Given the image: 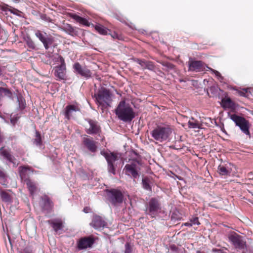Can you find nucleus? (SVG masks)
<instances>
[{
  "label": "nucleus",
  "instance_id": "nucleus-1",
  "mask_svg": "<svg viewBox=\"0 0 253 253\" xmlns=\"http://www.w3.org/2000/svg\"><path fill=\"white\" fill-rule=\"evenodd\" d=\"M115 112L118 119L125 122H130L135 117V112L133 108L125 100L119 102Z\"/></svg>",
  "mask_w": 253,
  "mask_h": 253
},
{
  "label": "nucleus",
  "instance_id": "nucleus-2",
  "mask_svg": "<svg viewBox=\"0 0 253 253\" xmlns=\"http://www.w3.org/2000/svg\"><path fill=\"white\" fill-rule=\"evenodd\" d=\"M171 133L172 129L168 126H159L150 132L152 137L160 143L167 140Z\"/></svg>",
  "mask_w": 253,
  "mask_h": 253
},
{
  "label": "nucleus",
  "instance_id": "nucleus-3",
  "mask_svg": "<svg viewBox=\"0 0 253 253\" xmlns=\"http://www.w3.org/2000/svg\"><path fill=\"white\" fill-rule=\"evenodd\" d=\"M228 117L235 123L236 126H238L241 130L245 134L250 136L249 129L250 124L249 121L245 118L238 116L235 114L228 113Z\"/></svg>",
  "mask_w": 253,
  "mask_h": 253
},
{
  "label": "nucleus",
  "instance_id": "nucleus-4",
  "mask_svg": "<svg viewBox=\"0 0 253 253\" xmlns=\"http://www.w3.org/2000/svg\"><path fill=\"white\" fill-rule=\"evenodd\" d=\"M70 17L76 20V22L83 25L86 26H89L90 25H91L94 28L95 30L101 35H106L108 34V31H109V29L100 24L96 25H94L93 24H90L86 19L76 14L71 13L70 14Z\"/></svg>",
  "mask_w": 253,
  "mask_h": 253
},
{
  "label": "nucleus",
  "instance_id": "nucleus-5",
  "mask_svg": "<svg viewBox=\"0 0 253 253\" xmlns=\"http://www.w3.org/2000/svg\"><path fill=\"white\" fill-rule=\"evenodd\" d=\"M228 239L235 248L245 253L247 250L246 243L243 237L235 232H232L228 236Z\"/></svg>",
  "mask_w": 253,
  "mask_h": 253
},
{
  "label": "nucleus",
  "instance_id": "nucleus-6",
  "mask_svg": "<svg viewBox=\"0 0 253 253\" xmlns=\"http://www.w3.org/2000/svg\"><path fill=\"white\" fill-rule=\"evenodd\" d=\"M95 101L100 105H109L111 101V94L109 91L104 87H101L97 93L94 95Z\"/></svg>",
  "mask_w": 253,
  "mask_h": 253
},
{
  "label": "nucleus",
  "instance_id": "nucleus-7",
  "mask_svg": "<svg viewBox=\"0 0 253 253\" xmlns=\"http://www.w3.org/2000/svg\"><path fill=\"white\" fill-rule=\"evenodd\" d=\"M101 154L105 158L107 162L108 172L115 175L116 170L114 165L115 162L119 159L118 155L114 153H108L104 151H101Z\"/></svg>",
  "mask_w": 253,
  "mask_h": 253
},
{
  "label": "nucleus",
  "instance_id": "nucleus-8",
  "mask_svg": "<svg viewBox=\"0 0 253 253\" xmlns=\"http://www.w3.org/2000/svg\"><path fill=\"white\" fill-rule=\"evenodd\" d=\"M108 200L114 206L121 204L123 202V195L121 191L111 189L107 191Z\"/></svg>",
  "mask_w": 253,
  "mask_h": 253
},
{
  "label": "nucleus",
  "instance_id": "nucleus-9",
  "mask_svg": "<svg viewBox=\"0 0 253 253\" xmlns=\"http://www.w3.org/2000/svg\"><path fill=\"white\" fill-rule=\"evenodd\" d=\"M188 67V71L196 72L208 71V69H210L202 61L193 60L189 61Z\"/></svg>",
  "mask_w": 253,
  "mask_h": 253
},
{
  "label": "nucleus",
  "instance_id": "nucleus-10",
  "mask_svg": "<svg viewBox=\"0 0 253 253\" xmlns=\"http://www.w3.org/2000/svg\"><path fill=\"white\" fill-rule=\"evenodd\" d=\"M139 164L138 161H133L130 164H126L124 168L126 174L131 175L134 178H136L139 176V168L138 166Z\"/></svg>",
  "mask_w": 253,
  "mask_h": 253
},
{
  "label": "nucleus",
  "instance_id": "nucleus-11",
  "mask_svg": "<svg viewBox=\"0 0 253 253\" xmlns=\"http://www.w3.org/2000/svg\"><path fill=\"white\" fill-rule=\"evenodd\" d=\"M61 65H56L54 67V75L58 80L66 79V68L64 60H60Z\"/></svg>",
  "mask_w": 253,
  "mask_h": 253
},
{
  "label": "nucleus",
  "instance_id": "nucleus-12",
  "mask_svg": "<svg viewBox=\"0 0 253 253\" xmlns=\"http://www.w3.org/2000/svg\"><path fill=\"white\" fill-rule=\"evenodd\" d=\"M86 121L88 126L85 127V131L88 134H98L101 132V128L97 122L91 119H87Z\"/></svg>",
  "mask_w": 253,
  "mask_h": 253
},
{
  "label": "nucleus",
  "instance_id": "nucleus-13",
  "mask_svg": "<svg viewBox=\"0 0 253 253\" xmlns=\"http://www.w3.org/2000/svg\"><path fill=\"white\" fill-rule=\"evenodd\" d=\"M73 68L74 73L83 77L88 79L91 77L92 73L90 70L86 67H82L79 62L75 63Z\"/></svg>",
  "mask_w": 253,
  "mask_h": 253
},
{
  "label": "nucleus",
  "instance_id": "nucleus-14",
  "mask_svg": "<svg viewBox=\"0 0 253 253\" xmlns=\"http://www.w3.org/2000/svg\"><path fill=\"white\" fill-rule=\"evenodd\" d=\"M160 210V205L158 201L154 198H152L148 203V207L146 209L147 214L152 217H155Z\"/></svg>",
  "mask_w": 253,
  "mask_h": 253
},
{
  "label": "nucleus",
  "instance_id": "nucleus-15",
  "mask_svg": "<svg viewBox=\"0 0 253 253\" xmlns=\"http://www.w3.org/2000/svg\"><path fill=\"white\" fill-rule=\"evenodd\" d=\"M93 243L94 240L90 237L82 238L78 242V248L79 250H81L90 248Z\"/></svg>",
  "mask_w": 253,
  "mask_h": 253
},
{
  "label": "nucleus",
  "instance_id": "nucleus-16",
  "mask_svg": "<svg viewBox=\"0 0 253 253\" xmlns=\"http://www.w3.org/2000/svg\"><path fill=\"white\" fill-rule=\"evenodd\" d=\"M90 225L95 229H100L106 226V223L101 216L95 215Z\"/></svg>",
  "mask_w": 253,
  "mask_h": 253
},
{
  "label": "nucleus",
  "instance_id": "nucleus-17",
  "mask_svg": "<svg viewBox=\"0 0 253 253\" xmlns=\"http://www.w3.org/2000/svg\"><path fill=\"white\" fill-rule=\"evenodd\" d=\"M48 223L51 225L54 231L57 233L59 234L60 231L63 228V222L60 219L56 218L50 221L48 220Z\"/></svg>",
  "mask_w": 253,
  "mask_h": 253
},
{
  "label": "nucleus",
  "instance_id": "nucleus-18",
  "mask_svg": "<svg viewBox=\"0 0 253 253\" xmlns=\"http://www.w3.org/2000/svg\"><path fill=\"white\" fill-rule=\"evenodd\" d=\"M83 143L87 149L91 152H95L97 149L95 142L92 138L84 137L83 138Z\"/></svg>",
  "mask_w": 253,
  "mask_h": 253
},
{
  "label": "nucleus",
  "instance_id": "nucleus-19",
  "mask_svg": "<svg viewBox=\"0 0 253 253\" xmlns=\"http://www.w3.org/2000/svg\"><path fill=\"white\" fill-rule=\"evenodd\" d=\"M79 108L74 105H69L67 106L65 108V116L66 118H67L68 120L70 119L74 113L77 111H79Z\"/></svg>",
  "mask_w": 253,
  "mask_h": 253
},
{
  "label": "nucleus",
  "instance_id": "nucleus-20",
  "mask_svg": "<svg viewBox=\"0 0 253 253\" xmlns=\"http://www.w3.org/2000/svg\"><path fill=\"white\" fill-rule=\"evenodd\" d=\"M0 155L10 163L15 164L14 162L15 160L14 157L10 154L9 150L5 149L4 147L0 148Z\"/></svg>",
  "mask_w": 253,
  "mask_h": 253
},
{
  "label": "nucleus",
  "instance_id": "nucleus-21",
  "mask_svg": "<svg viewBox=\"0 0 253 253\" xmlns=\"http://www.w3.org/2000/svg\"><path fill=\"white\" fill-rule=\"evenodd\" d=\"M0 199L7 204L12 203V197L10 194L5 190L0 189Z\"/></svg>",
  "mask_w": 253,
  "mask_h": 253
},
{
  "label": "nucleus",
  "instance_id": "nucleus-22",
  "mask_svg": "<svg viewBox=\"0 0 253 253\" xmlns=\"http://www.w3.org/2000/svg\"><path fill=\"white\" fill-rule=\"evenodd\" d=\"M26 183L31 195H33L37 190V186L36 183L29 178H26L24 180Z\"/></svg>",
  "mask_w": 253,
  "mask_h": 253
},
{
  "label": "nucleus",
  "instance_id": "nucleus-23",
  "mask_svg": "<svg viewBox=\"0 0 253 253\" xmlns=\"http://www.w3.org/2000/svg\"><path fill=\"white\" fill-rule=\"evenodd\" d=\"M62 29L65 32L72 36H76L78 34L76 29L69 24H64Z\"/></svg>",
  "mask_w": 253,
  "mask_h": 253
},
{
  "label": "nucleus",
  "instance_id": "nucleus-24",
  "mask_svg": "<svg viewBox=\"0 0 253 253\" xmlns=\"http://www.w3.org/2000/svg\"><path fill=\"white\" fill-rule=\"evenodd\" d=\"M35 35L37 38L43 43L45 49H47V41L46 38V33L40 30L36 31Z\"/></svg>",
  "mask_w": 253,
  "mask_h": 253
},
{
  "label": "nucleus",
  "instance_id": "nucleus-25",
  "mask_svg": "<svg viewBox=\"0 0 253 253\" xmlns=\"http://www.w3.org/2000/svg\"><path fill=\"white\" fill-rule=\"evenodd\" d=\"M39 205L42 211L46 214L47 211V196H44L42 197L39 202Z\"/></svg>",
  "mask_w": 253,
  "mask_h": 253
},
{
  "label": "nucleus",
  "instance_id": "nucleus-26",
  "mask_svg": "<svg viewBox=\"0 0 253 253\" xmlns=\"http://www.w3.org/2000/svg\"><path fill=\"white\" fill-rule=\"evenodd\" d=\"M52 61L50 62V64H51L52 65H58L60 66L61 65V63H60V60H64L63 58L60 56L58 54H54L51 57Z\"/></svg>",
  "mask_w": 253,
  "mask_h": 253
},
{
  "label": "nucleus",
  "instance_id": "nucleus-27",
  "mask_svg": "<svg viewBox=\"0 0 253 253\" xmlns=\"http://www.w3.org/2000/svg\"><path fill=\"white\" fill-rule=\"evenodd\" d=\"M34 145L42 148V146L41 134L38 131L36 130L35 138L32 140Z\"/></svg>",
  "mask_w": 253,
  "mask_h": 253
},
{
  "label": "nucleus",
  "instance_id": "nucleus-28",
  "mask_svg": "<svg viewBox=\"0 0 253 253\" xmlns=\"http://www.w3.org/2000/svg\"><path fill=\"white\" fill-rule=\"evenodd\" d=\"M234 105V103L229 98H224L222 100V106L223 108H233Z\"/></svg>",
  "mask_w": 253,
  "mask_h": 253
},
{
  "label": "nucleus",
  "instance_id": "nucleus-29",
  "mask_svg": "<svg viewBox=\"0 0 253 253\" xmlns=\"http://www.w3.org/2000/svg\"><path fill=\"white\" fill-rule=\"evenodd\" d=\"M218 171L220 175H227L230 174V170L223 165H219L218 167Z\"/></svg>",
  "mask_w": 253,
  "mask_h": 253
},
{
  "label": "nucleus",
  "instance_id": "nucleus-30",
  "mask_svg": "<svg viewBox=\"0 0 253 253\" xmlns=\"http://www.w3.org/2000/svg\"><path fill=\"white\" fill-rule=\"evenodd\" d=\"M188 126L189 128L192 129H201L202 128V124L199 121L194 122H188Z\"/></svg>",
  "mask_w": 253,
  "mask_h": 253
},
{
  "label": "nucleus",
  "instance_id": "nucleus-31",
  "mask_svg": "<svg viewBox=\"0 0 253 253\" xmlns=\"http://www.w3.org/2000/svg\"><path fill=\"white\" fill-rule=\"evenodd\" d=\"M248 90V88H244L242 90H237V92L241 96L249 97L250 94V92H249Z\"/></svg>",
  "mask_w": 253,
  "mask_h": 253
},
{
  "label": "nucleus",
  "instance_id": "nucleus-32",
  "mask_svg": "<svg viewBox=\"0 0 253 253\" xmlns=\"http://www.w3.org/2000/svg\"><path fill=\"white\" fill-rule=\"evenodd\" d=\"M18 107L21 110H23L26 106L25 100L22 97H18Z\"/></svg>",
  "mask_w": 253,
  "mask_h": 253
},
{
  "label": "nucleus",
  "instance_id": "nucleus-33",
  "mask_svg": "<svg viewBox=\"0 0 253 253\" xmlns=\"http://www.w3.org/2000/svg\"><path fill=\"white\" fill-rule=\"evenodd\" d=\"M20 170V175L22 179L25 178V175L28 170H30V168L28 167L22 166L19 167Z\"/></svg>",
  "mask_w": 253,
  "mask_h": 253
},
{
  "label": "nucleus",
  "instance_id": "nucleus-34",
  "mask_svg": "<svg viewBox=\"0 0 253 253\" xmlns=\"http://www.w3.org/2000/svg\"><path fill=\"white\" fill-rule=\"evenodd\" d=\"M135 61L141 66L143 70L146 69V66L148 61L136 59Z\"/></svg>",
  "mask_w": 253,
  "mask_h": 253
},
{
  "label": "nucleus",
  "instance_id": "nucleus-35",
  "mask_svg": "<svg viewBox=\"0 0 253 253\" xmlns=\"http://www.w3.org/2000/svg\"><path fill=\"white\" fill-rule=\"evenodd\" d=\"M142 185L144 189L148 191L151 190V187L149 184V182L148 179L144 178L142 179Z\"/></svg>",
  "mask_w": 253,
  "mask_h": 253
},
{
  "label": "nucleus",
  "instance_id": "nucleus-36",
  "mask_svg": "<svg viewBox=\"0 0 253 253\" xmlns=\"http://www.w3.org/2000/svg\"><path fill=\"white\" fill-rule=\"evenodd\" d=\"M160 64H161L164 67L166 68V70L168 71L169 70L173 69L174 68V66L173 64L168 62H158Z\"/></svg>",
  "mask_w": 253,
  "mask_h": 253
},
{
  "label": "nucleus",
  "instance_id": "nucleus-37",
  "mask_svg": "<svg viewBox=\"0 0 253 253\" xmlns=\"http://www.w3.org/2000/svg\"><path fill=\"white\" fill-rule=\"evenodd\" d=\"M211 70L213 73H214L215 76L219 81H221L223 80V78L222 77L221 75L219 72L210 68V69H208V70Z\"/></svg>",
  "mask_w": 253,
  "mask_h": 253
},
{
  "label": "nucleus",
  "instance_id": "nucleus-38",
  "mask_svg": "<svg viewBox=\"0 0 253 253\" xmlns=\"http://www.w3.org/2000/svg\"><path fill=\"white\" fill-rule=\"evenodd\" d=\"M146 69L152 71H155V66L152 61H148L146 66Z\"/></svg>",
  "mask_w": 253,
  "mask_h": 253
},
{
  "label": "nucleus",
  "instance_id": "nucleus-39",
  "mask_svg": "<svg viewBox=\"0 0 253 253\" xmlns=\"http://www.w3.org/2000/svg\"><path fill=\"white\" fill-rule=\"evenodd\" d=\"M190 221L192 225L200 224V222L199 221L198 218L197 217H193V218H191L190 220Z\"/></svg>",
  "mask_w": 253,
  "mask_h": 253
},
{
  "label": "nucleus",
  "instance_id": "nucleus-40",
  "mask_svg": "<svg viewBox=\"0 0 253 253\" xmlns=\"http://www.w3.org/2000/svg\"><path fill=\"white\" fill-rule=\"evenodd\" d=\"M27 46L31 49L35 48V44L34 42L30 39L27 41Z\"/></svg>",
  "mask_w": 253,
  "mask_h": 253
},
{
  "label": "nucleus",
  "instance_id": "nucleus-41",
  "mask_svg": "<svg viewBox=\"0 0 253 253\" xmlns=\"http://www.w3.org/2000/svg\"><path fill=\"white\" fill-rule=\"evenodd\" d=\"M132 250L130 245L128 243H126L125 245V253H131Z\"/></svg>",
  "mask_w": 253,
  "mask_h": 253
},
{
  "label": "nucleus",
  "instance_id": "nucleus-42",
  "mask_svg": "<svg viewBox=\"0 0 253 253\" xmlns=\"http://www.w3.org/2000/svg\"><path fill=\"white\" fill-rule=\"evenodd\" d=\"M19 119V117L15 116L11 117L10 119V122L13 125V126H15V124L17 123L18 120Z\"/></svg>",
  "mask_w": 253,
  "mask_h": 253
},
{
  "label": "nucleus",
  "instance_id": "nucleus-43",
  "mask_svg": "<svg viewBox=\"0 0 253 253\" xmlns=\"http://www.w3.org/2000/svg\"><path fill=\"white\" fill-rule=\"evenodd\" d=\"M2 93H3L5 95H7L9 97H10L12 95L11 92L6 88H4Z\"/></svg>",
  "mask_w": 253,
  "mask_h": 253
},
{
  "label": "nucleus",
  "instance_id": "nucleus-44",
  "mask_svg": "<svg viewBox=\"0 0 253 253\" xmlns=\"http://www.w3.org/2000/svg\"><path fill=\"white\" fill-rule=\"evenodd\" d=\"M212 252L213 253H224L221 250L216 249H213Z\"/></svg>",
  "mask_w": 253,
  "mask_h": 253
},
{
  "label": "nucleus",
  "instance_id": "nucleus-45",
  "mask_svg": "<svg viewBox=\"0 0 253 253\" xmlns=\"http://www.w3.org/2000/svg\"><path fill=\"white\" fill-rule=\"evenodd\" d=\"M48 210H49V209H51L53 207V204L52 202L50 201L49 198H48Z\"/></svg>",
  "mask_w": 253,
  "mask_h": 253
},
{
  "label": "nucleus",
  "instance_id": "nucleus-46",
  "mask_svg": "<svg viewBox=\"0 0 253 253\" xmlns=\"http://www.w3.org/2000/svg\"><path fill=\"white\" fill-rule=\"evenodd\" d=\"M9 11H10L12 13H13L14 14H17V12H19V11L15 8H13L12 9H9Z\"/></svg>",
  "mask_w": 253,
  "mask_h": 253
},
{
  "label": "nucleus",
  "instance_id": "nucleus-47",
  "mask_svg": "<svg viewBox=\"0 0 253 253\" xmlns=\"http://www.w3.org/2000/svg\"><path fill=\"white\" fill-rule=\"evenodd\" d=\"M111 36L114 39H119L118 34L116 33H115V32H114L111 35Z\"/></svg>",
  "mask_w": 253,
  "mask_h": 253
},
{
  "label": "nucleus",
  "instance_id": "nucleus-48",
  "mask_svg": "<svg viewBox=\"0 0 253 253\" xmlns=\"http://www.w3.org/2000/svg\"><path fill=\"white\" fill-rule=\"evenodd\" d=\"M4 138V137L3 135H2L1 131H0V143H1V142H3Z\"/></svg>",
  "mask_w": 253,
  "mask_h": 253
},
{
  "label": "nucleus",
  "instance_id": "nucleus-49",
  "mask_svg": "<svg viewBox=\"0 0 253 253\" xmlns=\"http://www.w3.org/2000/svg\"><path fill=\"white\" fill-rule=\"evenodd\" d=\"M198 121V120H196L195 118H194L193 117H191L189 120H188V122H197Z\"/></svg>",
  "mask_w": 253,
  "mask_h": 253
},
{
  "label": "nucleus",
  "instance_id": "nucleus-50",
  "mask_svg": "<svg viewBox=\"0 0 253 253\" xmlns=\"http://www.w3.org/2000/svg\"><path fill=\"white\" fill-rule=\"evenodd\" d=\"M184 225L186 226H192L191 224V223L190 222V221L189 222H185L184 223Z\"/></svg>",
  "mask_w": 253,
  "mask_h": 253
},
{
  "label": "nucleus",
  "instance_id": "nucleus-51",
  "mask_svg": "<svg viewBox=\"0 0 253 253\" xmlns=\"http://www.w3.org/2000/svg\"><path fill=\"white\" fill-rule=\"evenodd\" d=\"M4 176V173L1 170H0V178H3Z\"/></svg>",
  "mask_w": 253,
  "mask_h": 253
},
{
  "label": "nucleus",
  "instance_id": "nucleus-52",
  "mask_svg": "<svg viewBox=\"0 0 253 253\" xmlns=\"http://www.w3.org/2000/svg\"><path fill=\"white\" fill-rule=\"evenodd\" d=\"M3 88H4L3 87H0V92H2L3 91Z\"/></svg>",
  "mask_w": 253,
  "mask_h": 253
},
{
  "label": "nucleus",
  "instance_id": "nucleus-53",
  "mask_svg": "<svg viewBox=\"0 0 253 253\" xmlns=\"http://www.w3.org/2000/svg\"><path fill=\"white\" fill-rule=\"evenodd\" d=\"M15 2H19L20 0H12Z\"/></svg>",
  "mask_w": 253,
  "mask_h": 253
},
{
  "label": "nucleus",
  "instance_id": "nucleus-54",
  "mask_svg": "<svg viewBox=\"0 0 253 253\" xmlns=\"http://www.w3.org/2000/svg\"><path fill=\"white\" fill-rule=\"evenodd\" d=\"M84 211L85 212H87V210H86V209H85V208H84Z\"/></svg>",
  "mask_w": 253,
  "mask_h": 253
},
{
  "label": "nucleus",
  "instance_id": "nucleus-55",
  "mask_svg": "<svg viewBox=\"0 0 253 253\" xmlns=\"http://www.w3.org/2000/svg\"><path fill=\"white\" fill-rule=\"evenodd\" d=\"M84 211L85 212H87V210H86V209H85V208H84Z\"/></svg>",
  "mask_w": 253,
  "mask_h": 253
},
{
  "label": "nucleus",
  "instance_id": "nucleus-56",
  "mask_svg": "<svg viewBox=\"0 0 253 253\" xmlns=\"http://www.w3.org/2000/svg\"><path fill=\"white\" fill-rule=\"evenodd\" d=\"M42 19H45V16H44V17H42Z\"/></svg>",
  "mask_w": 253,
  "mask_h": 253
}]
</instances>
